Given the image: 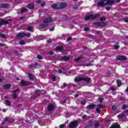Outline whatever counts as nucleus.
Returning <instances> with one entry per match:
<instances>
[{
	"label": "nucleus",
	"instance_id": "f257e3e1",
	"mask_svg": "<svg viewBox=\"0 0 128 128\" xmlns=\"http://www.w3.org/2000/svg\"><path fill=\"white\" fill-rule=\"evenodd\" d=\"M100 20V22H97L92 23L93 26H101L102 28L108 26V22H104L106 20V17H101Z\"/></svg>",
	"mask_w": 128,
	"mask_h": 128
},
{
	"label": "nucleus",
	"instance_id": "f03ea898",
	"mask_svg": "<svg viewBox=\"0 0 128 128\" xmlns=\"http://www.w3.org/2000/svg\"><path fill=\"white\" fill-rule=\"evenodd\" d=\"M100 14H90L86 16L84 20H94V18H98Z\"/></svg>",
	"mask_w": 128,
	"mask_h": 128
},
{
	"label": "nucleus",
	"instance_id": "7ed1b4c3",
	"mask_svg": "<svg viewBox=\"0 0 128 128\" xmlns=\"http://www.w3.org/2000/svg\"><path fill=\"white\" fill-rule=\"evenodd\" d=\"M78 120H74L70 123L68 125V126L69 128H75L78 126Z\"/></svg>",
	"mask_w": 128,
	"mask_h": 128
},
{
	"label": "nucleus",
	"instance_id": "20e7f679",
	"mask_svg": "<svg viewBox=\"0 0 128 128\" xmlns=\"http://www.w3.org/2000/svg\"><path fill=\"white\" fill-rule=\"evenodd\" d=\"M97 6L100 8H104V6H106V0H101L100 1L98 2Z\"/></svg>",
	"mask_w": 128,
	"mask_h": 128
},
{
	"label": "nucleus",
	"instance_id": "39448f33",
	"mask_svg": "<svg viewBox=\"0 0 128 128\" xmlns=\"http://www.w3.org/2000/svg\"><path fill=\"white\" fill-rule=\"evenodd\" d=\"M116 58L118 60L122 61L126 60H128L126 57L124 56H116Z\"/></svg>",
	"mask_w": 128,
	"mask_h": 128
},
{
	"label": "nucleus",
	"instance_id": "423d86ee",
	"mask_svg": "<svg viewBox=\"0 0 128 128\" xmlns=\"http://www.w3.org/2000/svg\"><path fill=\"white\" fill-rule=\"evenodd\" d=\"M67 4L66 2H61L59 4V10H62L66 8Z\"/></svg>",
	"mask_w": 128,
	"mask_h": 128
},
{
	"label": "nucleus",
	"instance_id": "0eeeda50",
	"mask_svg": "<svg viewBox=\"0 0 128 128\" xmlns=\"http://www.w3.org/2000/svg\"><path fill=\"white\" fill-rule=\"evenodd\" d=\"M26 36V33L24 32H19L16 35V38H22Z\"/></svg>",
	"mask_w": 128,
	"mask_h": 128
},
{
	"label": "nucleus",
	"instance_id": "6e6552de",
	"mask_svg": "<svg viewBox=\"0 0 128 128\" xmlns=\"http://www.w3.org/2000/svg\"><path fill=\"white\" fill-rule=\"evenodd\" d=\"M104 106L102 104L97 105V108H96V112L97 114H100V108H102Z\"/></svg>",
	"mask_w": 128,
	"mask_h": 128
},
{
	"label": "nucleus",
	"instance_id": "1a4fd4ad",
	"mask_svg": "<svg viewBox=\"0 0 128 128\" xmlns=\"http://www.w3.org/2000/svg\"><path fill=\"white\" fill-rule=\"evenodd\" d=\"M120 125L118 123L116 122L113 124L109 128H120Z\"/></svg>",
	"mask_w": 128,
	"mask_h": 128
},
{
	"label": "nucleus",
	"instance_id": "9d476101",
	"mask_svg": "<svg viewBox=\"0 0 128 128\" xmlns=\"http://www.w3.org/2000/svg\"><path fill=\"white\" fill-rule=\"evenodd\" d=\"M52 22V18H46L43 20V22H44V24Z\"/></svg>",
	"mask_w": 128,
	"mask_h": 128
},
{
	"label": "nucleus",
	"instance_id": "9b49d317",
	"mask_svg": "<svg viewBox=\"0 0 128 128\" xmlns=\"http://www.w3.org/2000/svg\"><path fill=\"white\" fill-rule=\"evenodd\" d=\"M8 24V22L6 20L0 19V26H2Z\"/></svg>",
	"mask_w": 128,
	"mask_h": 128
},
{
	"label": "nucleus",
	"instance_id": "f8f14e48",
	"mask_svg": "<svg viewBox=\"0 0 128 128\" xmlns=\"http://www.w3.org/2000/svg\"><path fill=\"white\" fill-rule=\"evenodd\" d=\"M21 84L22 86H30V82H26L24 80H21Z\"/></svg>",
	"mask_w": 128,
	"mask_h": 128
},
{
	"label": "nucleus",
	"instance_id": "ddd939ff",
	"mask_svg": "<svg viewBox=\"0 0 128 128\" xmlns=\"http://www.w3.org/2000/svg\"><path fill=\"white\" fill-rule=\"evenodd\" d=\"M52 8H53V10H60V7L58 4H53L51 6Z\"/></svg>",
	"mask_w": 128,
	"mask_h": 128
},
{
	"label": "nucleus",
	"instance_id": "4468645a",
	"mask_svg": "<svg viewBox=\"0 0 128 128\" xmlns=\"http://www.w3.org/2000/svg\"><path fill=\"white\" fill-rule=\"evenodd\" d=\"M48 108L49 112H52V110H54V104H49L48 105Z\"/></svg>",
	"mask_w": 128,
	"mask_h": 128
},
{
	"label": "nucleus",
	"instance_id": "2eb2a0df",
	"mask_svg": "<svg viewBox=\"0 0 128 128\" xmlns=\"http://www.w3.org/2000/svg\"><path fill=\"white\" fill-rule=\"evenodd\" d=\"M88 124L85 126L84 128H92L94 126V122H92V120H90L88 122Z\"/></svg>",
	"mask_w": 128,
	"mask_h": 128
},
{
	"label": "nucleus",
	"instance_id": "dca6fc26",
	"mask_svg": "<svg viewBox=\"0 0 128 128\" xmlns=\"http://www.w3.org/2000/svg\"><path fill=\"white\" fill-rule=\"evenodd\" d=\"M96 108V104H90L88 105L86 107V110H94Z\"/></svg>",
	"mask_w": 128,
	"mask_h": 128
},
{
	"label": "nucleus",
	"instance_id": "f3484780",
	"mask_svg": "<svg viewBox=\"0 0 128 128\" xmlns=\"http://www.w3.org/2000/svg\"><path fill=\"white\" fill-rule=\"evenodd\" d=\"M8 6H10V4H2L0 5V8H8Z\"/></svg>",
	"mask_w": 128,
	"mask_h": 128
},
{
	"label": "nucleus",
	"instance_id": "a211bd4d",
	"mask_svg": "<svg viewBox=\"0 0 128 128\" xmlns=\"http://www.w3.org/2000/svg\"><path fill=\"white\" fill-rule=\"evenodd\" d=\"M106 6L107 4H114V0H105Z\"/></svg>",
	"mask_w": 128,
	"mask_h": 128
},
{
	"label": "nucleus",
	"instance_id": "6ab92c4d",
	"mask_svg": "<svg viewBox=\"0 0 128 128\" xmlns=\"http://www.w3.org/2000/svg\"><path fill=\"white\" fill-rule=\"evenodd\" d=\"M82 58H84V55H81L80 56L78 57L77 58H75L74 62H78L80 60H82Z\"/></svg>",
	"mask_w": 128,
	"mask_h": 128
},
{
	"label": "nucleus",
	"instance_id": "aec40b11",
	"mask_svg": "<svg viewBox=\"0 0 128 128\" xmlns=\"http://www.w3.org/2000/svg\"><path fill=\"white\" fill-rule=\"evenodd\" d=\"M12 85L10 84H6L5 85H3L2 88L4 90H8V88H10Z\"/></svg>",
	"mask_w": 128,
	"mask_h": 128
},
{
	"label": "nucleus",
	"instance_id": "412c9836",
	"mask_svg": "<svg viewBox=\"0 0 128 128\" xmlns=\"http://www.w3.org/2000/svg\"><path fill=\"white\" fill-rule=\"evenodd\" d=\"M70 60V56H64L61 58V60L62 62L63 60Z\"/></svg>",
	"mask_w": 128,
	"mask_h": 128
},
{
	"label": "nucleus",
	"instance_id": "4be33fe9",
	"mask_svg": "<svg viewBox=\"0 0 128 128\" xmlns=\"http://www.w3.org/2000/svg\"><path fill=\"white\" fill-rule=\"evenodd\" d=\"M82 80L83 82H88V84H89L90 82V78H82Z\"/></svg>",
	"mask_w": 128,
	"mask_h": 128
},
{
	"label": "nucleus",
	"instance_id": "5701e85b",
	"mask_svg": "<svg viewBox=\"0 0 128 128\" xmlns=\"http://www.w3.org/2000/svg\"><path fill=\"white\" fill-rule=\"evenodd\" d=\"M56 50H57V52H62V50H64V48L58 46L56 47Z\"/></svg>",
	"mask_w": 128,
	"mask_h": 128
},
{
	"label": "nucleus",
	"instance_id": "b1692460",
	"mask_svg": "<svg viewBox=\"0 0 128 128\" xmlns=\"http://www.w3.org/2000/svg\"><path fill=\"white\" fill-rule=\"evenodd\" d=\"M82 77H78V78H76L74 79V82H82Z\"/></svg>",
	"mask_w": 128,
	"mask_h": 128
},
{
	"label": "nucleus",
	"instance_id": "393cba45",
	"mask_svg": "<svg viewBox=\"0 0 128 128\" xmlns=\"http://www.w3.org/2000/svg\"><path fill=\"white\" fill-rule=\"evenodd\" d=\"M28 8L29 10H33L34 8V6L32 4H28Z\"/></svg>",
	"mask_w": 128,
	"mask_h": 128
},
{
	"label": "nucleus",
	"instance_id": "a878e982",
	"mask_svg": "<svg viewBox=\"0 0 128 128\" xmlns=\"http://www.w3.org/2000/svg\"><path fill=\"white\" fill-rule=\"evenodd\" d=\"M47 26H48V24H42L40 25V28L42 29L46 28Z\"/></svg>",
	"mask_w": 128,
	"mask_h": 128
},
{
	"label": "nucleus",
	"instance_id": "bb28decb",
	"mask_svg": "<svg viewBox=\"0 0 128 128\" xmlns=\"http://www.w3.org/2000/svg\"><path fill=\"white\" fill-rule=\"evenodd\" d=\"M116 82L118 87H120V86H122V80H117Z\"/></svg>",
	"mask_w": 128,
	"mask_h": 128
},
{
	"label": "nucleus",
	"instance_id": "cd10ccee",
	"mask_svg": "<svg viewBox=\"0 0 128 128\" xmlns=\"http://www.w3.org/2000/svg\"><path fill=\"white\" fill-rule=\"evenodd\" d=\"M28 78H29V80H34V75H32V74H29Z\"/></svg>",
	"mask_w": 128,
	"mask_h": 128
},
{
	"label": "nucleus",
	"instance_id": "c85d7f7f",
	"mask_svg": "<svg viewBox=\"0 0 128 128\" xmlns=\"http://www.w3.org/2000/svg\"><path fill=\"white\" fill-rule=\"evenodd\" d=\"M27 30L29 32H34V27H32V26L28 27Z\"/></svg>",
	"mask_w": 128,
	"mask_h": 128
},
{
	"label": "nucleus",
	"instance_id": "c756f323",
	"mask_svg": "<svg viewBox=\"0 0 128 128\" xmlns=\"http://www.w3.org/2000/svg\"><path fill=\"white\" fill-rule=\"evenodd\" d=\"M40 66V65L38 64H31L30 66V68H36V66Z\"/></svg>",
	"mask_w": 128,
	"mask_h": 128
},
{
	"label": "nucleus",
	"instance_id": "7c9ffc66",
	"mask_svg": "<svg viewBox=\"0 0 128 128\" xmlns=\"http://www.w3.org/2000/svg\"><path fill=\"white\" fill-rule=\"evenodd\" d=\"M40 92H40V90H39L36 91V92H35V94H36V96H40Z\"/></svg>",
	"mask_w": 128,
	"mask_h": 128
},
{
	"label": "nucleus",
	"instance_id": "2f4dec72",
	"mask_svg": "<svg viewBox=\"0 0 128 128\" xmlns=\"http://www.w3.org/2000/svg\"><path fill=\"white\" fill-rule=\"evenodd\" d=\"M5 104L7 106H10V102L8 100H6Z\"/></svg>",
	"mask_w": 128,
	"mask_h": 128
},
{
	"label": "nucleus",
	"instance_id": "473e14b6",
	"mask_svg": "<svg viewBox=\"0 0 128 128\" xmlns=\"http://www.w3.org/2000/svg\"><path fill=\"white\" fill-rule=\"evenodd\" d=\"M0 38H6V36L2 33H0Z\"/></svg>",
	"mask_w": 128,
	"mask_h": 128
},
{
	"label": "nucleus",
	"instance_id": "72a5a7b5",
	"mask_svg": "<svg viewBox=\"0 0 128 128\" xmlns=\"http://www.w3.org/2000/svg\"><path fill=\"white\" fill-rule=\"evenodd\" d=\"M28 10V8H22L20 11L21 14H24V12H26Z\"/></svg>",
	"mask_w": 128,
	"mask_h": 128
},
{
	"label": "nucleus",
	"instance_id": "f704fd0d",
	"mask_svg": "<svg viewBox=\"0 0 128 128\" xmlns=\"http://www.w3.org/2000/svg\"><path fill=\"white\" fill-rule=\"evenodd\" d=\"M103 100H104V98H103L99 97L98 98V102H102Z\"/></svg>",
	"mask_w": 128,
	"mask_h": 128
},
{
	"label": "nucleus",
	"instance_id": "c9c22d12",
	"mask_svg": "<svg viewBox=\"0 0 128 128\" xmlns=\"http://www.w3.org/2000/svg\"><path fill=\"white\" fill-rule=\"evenodd\" d=\"M98 126H100V123H98V122L94 124V128H98Z\"/></svg>",
	"mask_w": 128,
	"mask_h": 128
},
{
	"label": "nucleus",
	"instance_id": "e433bc0d",
	"mask_svg": "<svg viewBox=\"0 0 128 128\" xmlns=\"http://www.w3.org/2000/svg\"><path fill=\"white\" fill-rule=\"evenodd\" d=\"M128 108V106L126 104H124L122 106V110H126V108Z\"/></svg>",
	"mask_w": 128,
	"mask_h": 128
},
{
	"label": "nucleus",
	"instance_id": "4c0bfd02",
	"mask_svg": "<svg viewBox=\"0 0 128 128\" xmlns=\"http://www.w3.org/2000/svg\"><path fill=\"white\" fill-rule=\"evenodd\" d=\"M118 110V108H116V106L114 105L112 106V110L114 112V110Z\"/></svg>",
	"mask_w": 128,
	"mask_h": 128
},
{
	"label": "nucleus",
	"instance_id": "58836bf2",
	"mask_svg": "<svg viewBox=\"0 0 128 128\" xmlns=\"http://www.w3.org/2000/svg\"><path fill=\"white\" fill-rule=\"evenodd\" d=\"M52 80L53 82H56V76L54 75L52 76Z\"/></svg>",
	"mask_w": 128,
	"mask_h": 128
},
{
	"label": "nucleus",
	"instance_id": "ea45409f",
	"mask_svg": "<svg viewBox=\"0 0 128 128\" xmlns=\"http://www.w3.org/2000/svg\"><path fill=\"white\" fill-rule=\"evenodd\" d=\"M119 120H120V118H124V114H118L117 116Z\"/></svg>",
	"mask_w": 128,
	"mask_h": 128
},
{
	"label": "nucleus",
	"instance_id": "a19ab883",
	"mask_svg": "<svg viewBox=\"0 0 128 128\" xmlns=\"http://www.w3.org/2000/svg\"><path fill=\"white\" fill-rule=\"evenodd\" d=\"M20 44H21V46H24V44H26V42L24 40H21L20 42Z\"/></svg>",
	"mask_w": 128,
	"mask_h": 128
},
{
	"label": "nucleus",
	"instance_id": "79ce46f5",
	"mask_svg": "<svg viewBox=\"0 0 128 128\" xmlns=\"http://www.w3.org/2000/svg\"><path fill=\"white\" fill-rule=\"evenodd\" d=\"M36 58H38V60H42L44 58L42 56H40V55H38Z\"/></svg>",
	"mask_w": 128,
	"mask_h": 128
},
{
	"label": "nucleus",
	"instance_id": "37998d69",
	"mask_svg": "<svg viewBox=\"0 0 128 128\" xmlns=\"http://www.w3.org/2000/svg\"><path fill=\"white\" fill-rule=\"evenodd\" d=\"M66 127V124H61L60 126V128H64Z\"/></svg>",
	"mask_w": 128,
	"mask_h": 128
},
{
	"label": "nucleus",
	"instance_id": "c03bdc74",
	"mask_svg": "<svg viewBox=\"0 0 128 128\" xmlns=\"http://www.w3.org/2000/svg\"><path fill=\"white\" fill-rule=\"evenodd\" d=\"M80 104H82V106H84V104H86V100H84V101H81L80 102Z\"/></svg>",
	"mask_w": 128,
	"mask_h": 128
},
{
	"label": "nucleus",
	"instance_id": "a18cd8bd",
	"mask_svg": "<svg viewBox=\"0 0 128 128\" xmlns=\"http://www.w3.org/2000/svg\"><path fill=\"white\" fill-rule=\"evenodd\" d=\"M25 36H26V38H30V33L28 32L27 34H26Z\"/></svg>",
	"mask_w": 128,
	"mask_h": 128
},
{
	"label": "nucleus",
	"instance_id": "49530a36",
	"mask_svg": "<svg viewBox=\"0 0 128 128\" xmlns=\"http://www.w3.org/2000/svg\"><path fill=\"white\" fill-rule=\"evenodd\" d=\"M84 30L85 32H88V31L90 30V28H88V27H85L84 28Z\"/></svg>",
	"mask_w": 128,
	"mask_h": 128
},
{
	"label": "nucleus",
	"instance_id": "de8ad7c7",
	"mask_svg": "<svg viewBox=\"0 0 128 128\" xmlns=\"http://www.w3.org/2000/svg\"><path fill=\"white\" fill-rule=\"evenodd\" d=\"M120 48V46L118 45V44H116L114 46V49L115 50H118V48Z\"/></svg>",
	"mask_w": 128,
	"mask_h": 128
},
{
	"label": "nucleus",
	"instance_id": "09e8293b",
	"mask_svg": "<svg viewBox=\"0 0 128 128\" xmlns=\"http://www.w3.org/2000/svg\"><path fill=\"white\" fill-rule=\"evenodd\" d=\"M124 22H128V18H124Z\"/></svg>",
	"mask_w": 128,
	"mask_h": 128
},
{
	"label": "nucleus",
	"instance_id": "8fccbe9b",
	"mask_svg": "<svg viewBox=\"0 0 128 128\" xmlns=\"http://www.w3.org/2000/svg\"><path fill=\"white\" fill-rule=\"evenodd\" d=\"M44 6H46V2H42L41 3V6H42V8H44Z\"/></svg>",
	"mask_w": 128,
	"mask_h": 128
},
{
	"label": "nucleus",
	"instance_id": "3c124183",
	"mask_svg": "<svg viewBox=\"0 0 128 128\" xmlns=\"http://www.w3.org/2000/svg\"><path fill=\"white\" fill-rule=\"evenodd\" d=\"M26 15H24V14L20 18V20H24V19L26 18Z\"/></svg>",
	"mask_w": 128,
	"mask_h": 128
},
{
	"label": "nucleus",
	"instance_id": "603ef678",
	"mask_svg": "<svg viewBox=\"0 0 128 128\" xmlns=\"http://www.w3.org/2000/svg\"><path fill=\"white\" fill-rule=\"evenodd\" d=\"M72 40V36H70L67 38L68 42H70V40Z\"/></svg>",
	"mask_w": 128,
	"mask_h": 128
},
{
	"label": "nucleus",
	"instance_id": "864d4df0",
	"mask_svg": "<svg viewBox=\"0 0 128 128\" xmlns=\"http://www.w3.org/2000/svg\"><path fill=\"white\" fill-rule=\"evenodd\" d=\"M16 97H17L16 94V93H14V94H13V98L16 99Z\"/></svg>",
	"mask_w": 128,
	"mask_h": 128
},
{
	"label": "nucleus",
	"instance_id": "5fc2aeb1",
	"mask_svg": "<svg viewBox=\"0 0 128 128\" xmlns=\"http://www.w3.org/2000/svg\"><path fill=\"white\" fill-rule=\"evenodd\" d=\"M62 86V88H66V86H68V84H66V83H64Z\"/></svg>",
	"mask_w": 128,
	"mask_h": 128
},
{
	"label": "nucleus",
	"instance_id": "6e6d98bb",
	"mask_svg": "<svg viewBox=\"0 0 128 128\" xmlns=\"http://www.w3.org/2000/svg\"><path fill=\"white\" fill-rule=\"evenodd\" d=\"M49 30H50V32H54V28H51L49 29Z\"/></svg>",
	"mask_w": 128,
	"mask_h": 128
},
{
	"label": "nucleus",
	"instance_id": "4d7b16f0",
	"mask_svg": "<svg viewBox=\"0 0 128 128\" xmlns=\"http://www.w3.org/2000/svg\"><path fill=\"white\" fill-rule=\"evenodd\" d=\"M95 32H96V34H100V31L95 30Z\"/></svg>",
	"mask_w": 128,
	"mask_h": 128
},
{
	"label": "nucleus",
	"instance_id": "13d9d810",
	"mask_svg": "<svg viewBox=\"0 0 128 128\" xmlns=\"http://www.w3.org/2000/svg\"><path fill=\"white\" fill-rule=\"evenodd\" d=\"M4 122H10V119L8 118H6L4 120Z\"/></svg>",
	"mask_w": 128,
	"mask_h": 128
},
{
	"label": "nucleus",
	"instance_id": "bf43d9fd",
	"mask_svg": "<svg viewBox=\"0 0 128 128\" xmlns=\"http://www.w3.org/2000/svg\"><path fill=\"white\" fill-rule=\"evenodd\" d=\"M18 90H20V89H16L14 90L13 91V92L14 94H16V92H18Z\"/></svg>",
	"mask_w": 128,
	"mask_h": 128
},
{
	"label": "nucleus",
	"instance_id": "052dcab7",
	"mask_svg": "<svg viewBox=\"0 0 128 128\" xmlns=\"http://www.w3.org/2000/svg\"><path fill=\"white\" fill-rule=\"evenodd\" d=\"M14 54H15V56H18V51H15Z\"/></svg>",
	"mask_w": 128,
	"mask_h": 128
},
{
	"label": "nucleus",
	"instance_id": "680f3d73",
	"mask_svg": "<svg viewBox=\"0 0 128 128\" xmlns=\"http://www.w3.org/2000/svg\"><path fill=\"white\" fill-rule=\"evenodd\" d=\"M112 8H110V7H107L106 8V10H108V11H110V9Z\"/></svg>",
	"mask_w": 128,
	"mask_h": 128
},
{
	"label": "nucleus",
	"instance_id": "e2e57ef3",
	"mask_svg": "<svg viewBox=\"0 0 128 128\" xmlns=\"http://www.w3.org/2000/svg\"><path fill=\"white\" fill-rule=\"evenodd\" d=\"M110 90H112V92L116 90V88H110Z\"/></svg>",
	"mask_w": 128,
	"mask_h": 128
},
{
	"label": "nucleus",
	"instance_id": "0e129e2a",
	"mask_svg": "<svg viewBox=\"0 0 128 128\" xmlns=\"http://www.w3.org/2000/svg\"><path fill=\"white\" fill-rule=\"evenodd\" d=\"M86 118V115H84L82 116V118H83V120H84V118Z\"/></svg>",
	"mask_w": 128,
	"mask_h": 128
},
{
	"label": "nucleus",
	"instance_id": "69168bd1",
	"mask_svg": "<svg viewBox=\"0 0 128 128\" xmlns=\"http://www.w3.org/2000/svg\"><path fill=\"white\" fill-rule=\"evenodd\" d=\"M54 52H50V56H52V54H54Z\"/></svg>",
	"mask_w": 128,
	"mask_h": 128
},
{
	"label": "nucleus",
	"instance_id": "338daca9",
	"mask_svg": "<svg viewBox=\"0 0 128 128\" xmlns=\"http://www.w3.org/2000/svg\"><path fill=\"white\" fill-rule=\"evenodd\" d=\"M78 6H75L74 7V10H78Z\"/></svg>",
	"mask_w": 128,
	"mask_h": 128
},
{
	"label": "nucleus",
	"instance_id": "774afa93",
	"mask_svg": "<svg viewBox=\"0 0 128 128\" xmlns=\"http://www.w3.org/2000/svg\"><path fill=\"white\" fill-rule=\"evenodd\" d=\"M40 2H42V0H38L36 2L37 4H40Z\"/></svg>",
	"mask_w": 128,
	"mask_h": 128
}]
</instances>
